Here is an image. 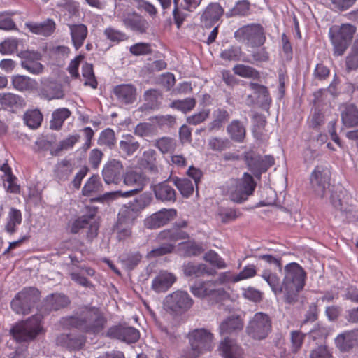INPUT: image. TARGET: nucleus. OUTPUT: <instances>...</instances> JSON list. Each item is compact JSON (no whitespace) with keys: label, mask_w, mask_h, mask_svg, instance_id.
Wrapping results in <instances>:
<instances>
[{"label":"nucleus","mask_w":358,"mask_h":358,"mask_svg":"<svg viewBox=\"0 0 358 358\" xmlns=\"http://www.w3.org/2000/svg\"><path fill=\"white\" fill-rule=\"evenodd\" d=\"M82 76L85 79L84 85L96 89L98 85L97 80L94 76L93 65L85 62L82 66Z\"/></svg>","instance_id":"3c124183"},{"label":"nucleus","mask_w":358,"mask_h":358,"mask_svg":"<svg viewBox=\"0 0 358 358\" xmlns=\"http://www.w3.org/2000/svg\"><path fill=\"white\" fill-rule=\"evenodd\" d=\"M140 144L131 135H124L120 141V152L124 155H132L138 148Z\"/></svg>","instance_id":"a19ab883"},{"label":"nucleus","mask_w":358,"mask_h":358,"mask_svg":"<svg viewBox=\"0 0 358 358\" xmlns=\"http://www.w3.org/2000/svg\"><path fill=\"white\" fill-rule=\"evenodd\" d=\"M357 31L356 27L351 24L334 25L330 27L329 35L334 46V54L342 55L350 44Z\"/></svg>","instance_id":"20e7f679"},{"label":"nucleus","mask_w":358,"mask_h":358,"mask_svg":"<svg viewBox=\"0 0 358 358\" xmlns=\"http://www.w3.org/2000/svg\"><path fill=\"white\" fill-rule=\"evenodd\" d=\"M115 143V132L112 129L107 128L100 133L98 144L112 148Z\"/></svg>","instance_id":"e2e57ef3"},{"label":"nucleus","mask_w":358,"mask_h":358,"mask_svg":"<svg viewBox=\"0 0 358 358\" xmlns=\"http://www.w3.org/2000/svg\"><path fill=\"white\" fill-rule=\"evenodd\" d=\"M22 101L19 95L10 92L0 93V104L3 109H11L20 106Z\"/></svg>","instance_id":"a18cd8bd"},{"label":"nucleus","mask_w":358,"mask_h":358,"mask_svg":"<svg viewBox=\"0 0 358 358\" xmlns=\"http://www.w3.org/2000/svg\"><path fill=\"white\" fill-rule=\"evenodd\" d=\"M153 192L156 199L159 201L162 202H174L176 201V191L167 181L155 185Z\"/></svg>","instance_id":"a878e982"},{"label":"nucleus","mask_w":358,"mask_h":358,"mask_svg":"<svg viewBox=\"0 0 358 358\" xmlns=\"http://www.w3.org/2000/svg\"><path fill=\"white\" fill-rule=\"evenodd\" d=\"M103 34L108 40L115 44L124 41L128 38L125 33L112 27L106 28Z\"/></svg>","instance_id":"052dcab7"},{"label":"nucleus","mask_w":358,"mask_h":358,"mask_svg":"<svg viewBox=\"0 0 358 358\" xmlns=\"http://www.w3.org/2000/svg\"><path fill=\"white\" fill-rule=\"evenodd\" d=\"M144 98L145 103L139 108L141 111L158 108L161 103L162 96L159 90L150 89L145 92Z\"/></svg>","instance_id":"473e14b6"},{"label":"nucleus","mask_w":358,"mask_h":358,"mask_svg":"<svg viewBox=\"0 0 358 358\" xmlns=\"http://www.w3.org/2000/svg\"><path fill=\"white\" fill-rule=\"evenodd\" d=\"M152 201L150 194L143 193L134 199L133 201H129V203L139 213L149 206Z\"/></svg>","instance_id":"bf43d9fd"},{"label":"nucleus","mask_w":358,"mask_h":358,"mask_svg":"<svg viewBox=\"0 0 358 358\" xmlns=\"http://www.w3.org/2000/svg\"><path fill=\"white\" fill-rule=\"evenodd\" d=\"M131 54L135 56L148 55L152 53V46L148 43H137L129 48Z\"/></svg>","instance_id":"774afa93"},{"label":"nucleus","mask_w":358,"mask_h":358,"mask_svg":"<svg viewBox=\"0 0 358 358\" xmlns=\"http://www.w3.org/2000/svg\"><path fill=\"white\" fill-rule=\"evenodd\" d=\"M193 300L187 292L176 291L165 297L164 305L166 309L181 314L192 308Z\"/></svg>","instance_id":"9d476101"},{"label":"nucleus","mask_w":358,"mask_h":358,"mask_svg":"<svg viewBox=\"0 0 358 358\" xmlns=\"http://www.w3.org/2000/svg\"><path fill=\"white\" fill-rule=\"evenodd\" d=\"M227 132L234 141L243 142L245 136V128L239 120H233L227 127Z\"/></svg>","instance_id":"ea45409f"},{"label":"nucleus","mask_w":358,"mask_h":358,"mask_svg":"<svg viewBox=\"0 0 358 358\" xmlns=\"http://www.w3.org/2000/svg\"><path fill=\"white\" fill-rule=\"evenodd\" d=\"M178 252L184 257L196 256L202 252V248L194 241H189L178 244Z\"/></svg>","instance_id":"49530a36"},{"label":"nucleus","mask_w":358,"mask_h":358,"mask_svg":"<svg viewBox=\"0 0 358 358\" xmlns=\"http://www.w3.org/2000/svg\"><path fill=\"white\" fill-rule=\"evenodd\" d=\"M71 115V111L66 108H60L53 111L50 122L51 129L59 130L64 121Z\"/></svg>","instance_id":"4c0bfd02"},{"label":"nucleus","mask_w":358,"mask_h":358,"mask_svg":"<svg viewBox=\"0 0 358 358\" xmlns=\"http://www.w3.org/2000/svg\"><path fill=\"white\" fill-rule=\"evenodd\" d=\"M59 323L64 329L75 328L85 333L98 334L106 327L107 319L99 308L83 306L73 315L61 318Z\"/></svg>","instance_id":"f257e3e1"},{"label":"nucleus","mask_w":358,"mask_h":358,"mask_svg":"<svg viewBox=\"0 0 358 358\" xmlns=\"http://www.w3.org/2000/svg\"><path fill=\"white\" fill-rule=\"evenodd\" d=\"M22 217L20 210L13 208H10L7 217L6 231L10 234L15 233L17 226L22 223Z\"/></svg>","instance_id":"79ce46f5"},{"label":"nucleus","mask_w":358,"mask_h":358,"mask_svg":"<svg viewBox=\"0 0 358 358\" xmlns=\"http://www.w3.org/2000/svg\"><path fill=\"white\" fill-rule=\"evenodd\" d=\"M124 27L138 34H144L148 29V21L136 13L128 14L122 18Z\"/></svg>","instance_id":"393cba45"},{"label":"nucleus","mask_w":358,"mask_h":358,"mask_svg":"<svg viewBox=\"0 0 358 358\" xmlns=\"http://www.w3.org/2000/svg\"><path fill=\"white\" fill-rule=\"evenodd\" d=\"M101 182L100 178L97 175H93L90 177L85 184L82 189L84 196H90L92 194L97 193L101 189Z\"/></svg>","instance_id":"09e8293b"},{"label":"nucleus","mask_w":358,"mask_h":358,"mask_svg":"<svg viewBox=\"0 0 358 358\" xmlns=\"http://www.w3.org/2000/svg\"><path fill=\"white\" fill-rule=\"evenodd\" d=\"M25 27L32 34L47 37L55 32L56 24L52 19L48 18L41 22H26Z\"/></svg>","instance_id":"4be33fe9"},{"label":"nucleus","mask_w":358,"mask_h":358,"mask_svg":"<svg viewBox=\"0 0 358 358\" xmlns=\"http://www.w3.org/2000/svg\"><path fill=\"white\" fill-rule=\"evenodd\" d=\"M176 280V277L174 274L166 271H161L152 280V288L156 292H164L173 285Z\"/></svg>","instance_id":"b1692460"},{"label":"nucleus","mask_w":358,"mask_h":358,"mask_svg":"<svg viewBox=\"0 0 358 358\" xmlns=\"http://www.w3.org/2000/svg\"><path fill=\"white\" fill-rule=\"evenodd\" d=\"M250 10V3L246 0L239 1L236 3L234 7L227 12V17H231L236 15L245 16Z\"/></svg>","instance_id":"680f3d73"},{"label":"nucleus","mask_w":358,"mask_h":358,"mask_svg":"<svg viewBox=\"0 0 358 358\" xmlns=\"http://www.w3.org/2000/svg\"><path fill=\"white\" fill-rule=\"evenodd\" d=\"M190 292L195 297L200 299L211 297L217 299L223 298L227 294L224 288L217 287L216 282L213 280L196 281L190 287Z\"/></svg>","instance_id":"9b49d317"},{"label":"nucleus","mask_w":358,"mask_h":358,"mask_svg":"<svg viewBox=\"0 0 358 358\" xmlns=\"http://www.w3.org/2000/svg\"><path fill=\"white\" fill-rule=\"evenodd\" d=\"M94 218V213H90L83 215L75 219L70 225V231L73 234H77L82 229L88 226L92 219Z\"/></svg>","instance_id":"5fc2aeb1"},{"label":"nucleus","mask_w":358,"mask_h":358,"mask_svg":"<svg viewBox=\"0 0 358 358\" xmlns=\"http://www.w3.org/2000/svg\"><path fill=\"white\" fill-rule=\"evenodd\" d=\"M229 182L237 185V188L241 189L248 197L253 194L256 187V182L248 173H244L241 178L230 180Z\"/></svg>","instance_id":"c756f323"},{"label":"nucleus","mask_w":358,"mask_h":358,"mask_svg":"<svg viewBox=\"0 0 358 358\" xmlns=\"http://www.w3.org/2000/svg\"><path fill=\"white\" fill-rule=\"evenodd\" d=\"M234 37L252 48L262 45L266 41L262 27L256 24L239 28L235 31Z\"/></svg>","instance_id":"6e6552de"},{"label":"nucleus","mask_w":358,"mask_h":358,"mask_svg":"<svg viewBox=\"0 0 358 358\" xmlns=\"http://www.w3.org/2000/svg\"><path fill=\"white\" fill-rule=\"evenodd\" d=\"M177 215L173 208H162L144 220V226L148 229H156L167 224Z\"/></svg>","instance_id":"4468645a"},{"label":"nucleus","mask_w":358,"mask_h":358,"mask_svg":"<svg viewBox=\"0 0 358 358\" xmlns=\"http://www.w3.org/2000/svg\"><path fill=\"white\" fill-rule=\"evenodd\" d=\"M243 321L239 316H231L220 325L221 334H236L243 329Z\"/></svg>","instance_id":"7c9ffc66"},{"label":"nucleus","mask_w":358,"mask_h":358,"mask_svg":"<svg viewBox=\"0 0 358 358\" xmlns=\"http://www.w3.org/2000/svg\"><path fill=\"white\" fill-rule=\"evenodd\" d=\"M23 119L29 128L36 129L41 124L43 115L38 109L29 110L24 113Z\"/></svg>","instance_id":"de8ad7c7"},{"label":"nucleus","mask_w":358,"mask_h":358,"mask_svg":"<svg viewBox=\"0 0 358 358\" xmlns=\"http://www.w3.org/2000/svg\"><path fill=\"white\" fill-rule=\"evenodd\" d=\"M141 255L138 252H130L122 255L120 261L127 270H132L141 260Z\"/></svg>","instance_id":"13d9d810"},{"label":"nucleus","mask_w":358,"mask_h":358,"mask_svg":"<svg viewBox=\"0 0 358 358\" xmlns=\"http://www.w3.org/2000/svg\"><path fill=\"white\" fill-rule=\"evenodd\" d=\"M113 93L121 103L128 105L135 102L137 98L136 88L132 84H121L115 86Z\"/></svg>","instance_id":"aec40b11"},{"label":"nucleus","mask_w":358,"mask_h":358,"mask_svg":"<svg viewBox=\"0 0 358 358\" xmlns=\"http://www.w3.org/2000/svg\"><path fill=\"white\" fill-rule=\"evenodd\" d=\"M175 185L184 196H189L193 193L194 186L192 181L187 178H177Z\"/></svg>","instance_id":"0e129e2a"},{"label":"nucleus","mask_w":358,"mask_h":358,"mask_svg":"<svg viewBox=\"0 0 358 358\" xmlns=\"http://www.w3.org/2000/svg\"><path fill=\"white\" fill-rule=\"evenodd\" d=\"M73 171V164L69 161L63 159L55 165L54 174L58 181H65L69 179Z\"/></svg>","instance_id":"e433bc0d"},{"label":"nucleus","mask_w":358,"mask_h":358,"mask_svg":"<svg viewBox=\"0 0 358 358\" xmlns=\"http://www.w3.org/2000/svg\"><path fill=\"white\" fill-rule=\"evenodd\" d=\"M229 118V113L222 108H218L213 112V120L210 122V130L219 129L223 124Z\"/></svg>","instance_id":"864d4df0"},{"label":"nucleus","mask_w":358,"mask_h":358,"mask_svg":"<svg viewBox=\"0 0 358 358\" xmlns=\"http://www.w3.org/2000/svg\"><path fill=\"white\" fill-rule=\"evenodd\" d=\"M124 183L133 187L135 191H141L147 183V178L141 171L129 170L124 176Z\"/></svg>","instance_id":"bb28decb"},{"label":"nucleus","mask_w":358,"mask_h":358,"mask_svg":"<svg viewBox=\"0 0 358 358\" xmlns=\"http://www.w3.org/2000/svg\"><path fill=\"white\" fill-rule=\"evenodd\" d=\"M42 316L34 315L28 320L15 325L10 329V334L17 342L33 340L43 330Z\"/></svg>","instance_id":"39448f33"},{"label":"nucleus","mask_w":358,"mask_h":358,"mask_svg":"<svg viewBox=\"0 0 358 358\" xmlns=\"http://www.w3.org/2000/svg\"><path fill=\"white\" fill-rule=\"evenodd\" d=\"M213 334L206 329H196L189 334L191 348L184 352V358H196L213 348Z\"/></svg>","instance_id":"7ed1b4c3"},{"label":"nucleus","mask_w":358,"mask_h":358,"mask_svg":"<svg viewBox=\"0 0 358 358\" xmlns=\"http://www.w3.org/2000/svg\"><path fill=\"white\" fill-rule=\"evenodd\" d=\"M57 345L69 350H78L85 343V337L80 334H61L55 339Z\"/></svg>","instance_id":"412c9836"},{"label":"nucleus","mask_w":358,"mask_h":358,"mask_svg":"<svg viewBox=\"0 0 358 358\" xmlns=\"http://www.w3.org/2000/svg\"><path fill=\"white\" fill-rule=\"evenodd\" d=\"M331 173L327 165L316 166L310 176V184L314 193L323 198L329 187Z\"/></svg>","instance_id":"1a4fd4ad"},{"label":"nucleus","mask_w":358,"mask_h":358,"mask_svg":"<svg viewBox=\"0 0 358 358\" xmlns=\"http://www.w3.org/2000/svg\"><path fill=\"white\" fill-rule=\"evenodd\" d=\"M139 215L140 213L129 202L120 208L117 215V220L120 223L132 225Z\"/></svg>","instance_id":"c9c22d12"},{"label":"nucleus","mask_w":358,"mask_h":358,"mask_svg":"<svg viewBox=\"0 0 358 358\" xmlns=\"http://www.w3.org/2000/svg\"><path fill=\"white\" fill-rule=\"evenodd\" d=\"M72 43L76 50L81 48L88 34L87 27L83 24H68Z\"/></svg>","instance_id":"cd10ccee"},{"label":"nucleus","mask_w":358,"mask_h":358,"mask_svg":"<svg viewBox=\"0 0 358 358\" xmlns=\"http://www.w3.org/2000/svg\"><path fill=\"white\" fill-rule=\"evenodd\" d=\"M188 234L180 228H171L161 231L158 235L157 238L161 241H169L176 242L180 240H185L188 238Z\"/></svg>","instance_id":"f704fd0d"},{"label":"nucleus","mask_w":358,"mask_h":358,"mask_svg":"<svg viewBox=\"0 0 358 358\" xmlns=\"http://www.w3.org/2000/svg\"><path fill=\"white\" fill-rule=\"evenodd\" d=\"M196 106V100L194 98H186L182 100H175L171 102L170 107L180 110L184 113L189 112Z\"/></svg>","instance_id":"4d7b16f0"},{"label":"nucleus","mask_w":358,"mask_h":358,"mask_svg":"<svg viewBox=\"0 0 358 358\" xmlns=\"http://www.w3.org/2000/svg\"><path fill=\"white\" fill-rule=\"evenodd\" d=\"M41 54L38 51H25L22 52L21 66L32 74H40L43 72V66L40 63Z\"/></svg>","instance_id":"a211bd4d"},{"label":"nucleus","mask_w":358,"mask_h":358,"mask_svg":"<svg viewBox=\"0 0 358 358\" xmlns=\"http://www.w3.org/2000/svg\"><path fill=\"white\" fill-rule=\"evenodd\" d=\"M223 358H244L243 350L234 341L225 338L219 345Z\"/></svg>","instance_id":"5701e85b"},{"label":"nucleus","mask_w":358,"mask_h":358,"mask_svg":"<svg viewBox=\"0 0 358 358\" xmlns=\"http://www.w3.org/2000/svg\"><path fill=\"white\" fill-rule=\"evenodd\" d=\"M245 161L250 171L257 178H259L261 174L266 172L275 162L274 158L270 155L262 157L250 153L245 156Z\"/></svg>","instance_id":"f8f14e48"},{"label":"nucleus","mask_w":358,"mask_h":358,"mask_svg":"<svg viewBox=\"0 0 358 358\" xmlns=\"http://www.w3.org/2000/svg\"><path fill=\"white\" fill-rule=\"evenodd\" d=\"M358 341V329L345 331L337 336L335 343L341 350L346 351Z\"/></svg>","instance_id":"2f4dec72"},{"label":"nucleus","mask_w":358,"mask_h":358,"mask_svg":"<svg viewBox=\"0 0 358 358\" xmlns=\"http://www.w3.org/2000/svg\"><path fill=\"white\" fill-rule=\"evenodd\" d=\"M176 145V140L170 137H162L157 139L155 143V145L164 154L173 152Z\"/></svg>","instance_id":"6e6d98bb"},{"label":"nucleus","mask_w":358,"mask_h":358,"mask_svg":"<svg viewBox=\"0 0 358 358\" xmlns=\"http://www.w3.org/2000/svg\"><path fill=\"white\" fill-rule=\"evenodd\" d=\"M183 272L185 275L187 277H199L204 274L213 275V273L208 270L206 265L203 264H195L192 262L184 264Z\"/></svg>","instance_id":"37998d69"},{"label":"nucleus","mask_w":358,"mask_h":358,"mask_svg":"<svg viewBox=\"0 0 358 358\" xmlns=\"http://www.w3.org/2000/svg\"><path fill=\"white\" fill-rule=\"evenodd\" d=\"M233 71L235 74L246 78L259 79L260 74L255 69L244 64H237L234 66Z\"/></svg>","instance_id":"603ef678"},{"label":"nucleus","mask_w":358,"mask_h":358,"mask_svg":"<svg viewBox=\"0 0 358 358\" xmlns=\"http://www.w3.org/2000/svg\"><path fill=\"white\" fill-rule=\"evenodd\" d=\"M257 274L256 266L253 264H248L244 266L243 269L238 274L234 275L232 282H237L243 280L251 278Z\"/></svg>","instance_id":"69168bd1"},{"label":"nucleus","mask_w":358,"mask_h":358,"mask_svg":"<svg viewBox=\"0 0 358 358\" xmlns=\"http://www.w3.org/2000/svg\"><path fill=\"white\" fill-rule=\"evenodd\" d=\"M242 55L241 48L238 46H231L224 50L220 53L222 59L228 61H238L241 59Z\"/></svg>","instance_id":"338daca9"},{"label":"nucleus","mask_w":358,"mask_h":358,"mask_svg":"<svg viewBox=\"0 0 358 358\" xmlns=\"http://www.w3.org/2000/svg\"><path fill=\"white\" fill-rule=\"evenodd\" d=\"M261 276L268 283L275 295L283 292L282 284H280V278L276 273H272L269 270H264Z\"/></svg>","instance_id":"c03bdc74"},{"label":"nucleus","mask_w":358,"mask_h":358,"mask_svg":"<svg viewBox=\"0 0 358 358\" xmlns=\"http://www.w3.org/2000/svg\"><path fill=\"white\" fill-rule=\"evenodd\" d=\"M224 13V9L218 3H210L203 10L201 16V22L210 28L217 23Z\"/></svg>","instance_id":"6ab92c4d"},{"label":"nucleus","mask_w":358,"mask_h":358,"mask_svg":"<svg viewBox=\"0 0 358 358\" xmlns=\"http://www.w3.org/2000/svg\"><path fill=\"white\" fill-rule=\"evenodd\" d=\"M38 95L41 99L51 101L63 99L64 92L59 82L51 78H43L41 80Z\"/></svg>","instance_id":"ddd939ff"},{"label":"nucleus","mask_w":358,"mask_h":358,"mask_svg":"<svg viewBox=\"0 0 358 358\" xmlns=\"http://www.w3.org/2000/svg\"><path fill=\"white\" fill-rule=\"evenodd\" d=\"M284 271L285 276L282 280L284 296L287 303H292L297 300L299 293L305 286L306 273L296 262L287 264Z\"/></svg>","instance_id":"f03ea898"},{"label":"nucleus","mask_w":358,"mask_h":358,"mask_svg":"<svg viewBox=\"0 0 358 358\" xmlns=\"http://www.w3.org/2000/svg\"><path fill=\"white\" fill-rule=\"evenodd\" d=\"M13 87L20 92L32 90L36 86L35 80L25 76H15L12 78Z\"/></svg>","instance_id":"58836bf2"},{"label":"nucleus","mask_w":358,"mask_h":358,"mask_svg":"<svg viewBox=\"0 0 358 358\" xmlns=\"http://www.w3.org/2000/svg\"><path fill=\"white\" fill-rule=\"evenodd\" d=\"M70 303L69 298L61 294H52L48 296L45 301V306L49 310H57L67 306Z\"/></svg>","instance_id":"72a5a7b5"},{"label":"nucleus","mask_w":358,"mask_h":358,"mask_svg":"<svg viewBox=\"0 0 358 358\" xmlns=\"http://www.w3.org/2000/svg\"><path fill=\"white\" fill-rule=\"evenodd\" d=\"M107 336L111 338H116L127 343H134L140 338L138 329L130 326L117 325L108 329Z\"/></svg>","instance_id":"2eb2a0df"},{"label":"nucleus","mask_w":358,"mask_h":358,"mask_svg":"<svg viewBox=\"0 0 358 358\" xmlns=\"http://www.w3.org/2000/svg\"><path fill=\"white\" fill-rule=\"evenodd\" d=\"M226 195L231 201L237 203H241L248 199L246 194L241 189L237 188V185H234L229 182L226 186Z\"/></svg>","instance_id":"8fccbe9b"},{"label":"nucleus","mask_w":358,"mask_h":358,"mask_svg":"<svg viewBox=\"0 0 358 358\" xmlns=\"http://www.w3.org/2000/svg\"><path fill=\"white\" fill-rule=\"evenodd\" d=\"M248 87L251 91L256 95V99L252 95H248L246 102L248 106H252L256 103H259L260 107L267 110L269 108L271 102V98L267 87L264 85L250 82Z\"/></svg>","instance_id":"dca6fc26"},{"label":"nucleus","mask_w":358,"mask_h":358,"mask_svg":"<svg viewBox=\"0 0 358 358\" xmlns=\"http://www.w3.org/2000/svg\"><path fill=\"white\" fill-rule=\"evenodd\" d=\"M341 117L346 127H358V108L355 105L350 103L342 106Z\"/></svg>","instance_id":"c85d7f7f"},{"label":"nucleus","mask_w":358,"mask_h":358,"mask_svg":"<svg viewBox=\"0 0 358 358\" xmlns=\"http://www.w3.org/2000/svg\"><path fill=\"white\" fill-rule=\"evenodd\" d=\"M123 166L120 161L113 159L103 167L102 176L106 184H118L123 175Z\"/></svg>","instance_id":"f3484780"},{"label":"nucleus","mask_w":358,"mask_h":358,"mask_svg":"<svg viewBox=\"0 0 358 358\" xmlns=\"http://www.w3.org/2000/svg\"><path fill=\"white\" fill-rule=\"evenodd\" d=\"M272 329L270 316L262 312L256 313L249 320L245 331L247 334L255 340L265 339Z\"/></svg>","instance_id":"423d86ee"},{"label":"nucleus","mask_w":358,"mask_h":358,"mask_svg":"<svg viewBox=\"0 0 358 358\" xmlns=\"http://www.w3.org/2000/svg\"><path fill=\"white\" fill-rule=\"evenodd\" d=\"M38 296L39 292L37 289L34 287L24 288L12 300L11 308L17 314L27 315L38 301Z\"/></svg>","instance_id":"0eeeda50"}]
</instances>
